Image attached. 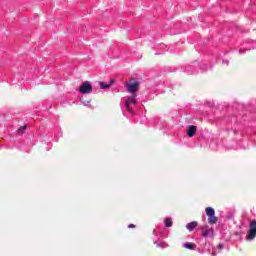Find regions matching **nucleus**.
Here are the masks:
<instances>
[{
	"instance_id": "f257e3e1",
	"label": "nucleus",
	"mask_w": 256,
	"mask_h": 256,
	"mask_svg": "<svg viewBox=\"0 0 256 256\" xmlns=\"http://www.w3.org/2000/svg\"><path fill=\"white\" fill-rule=\"evenodd\" d=\"M199 71H207V68H201L198 61H194L184 68V73L188 75H197Z\"/></svg>"
},
{
	"instance_id": "f03ea898",
	"label": "nucleus",
	"mask_w": 256,
	"mask_h": 256,
	"mask_svg": "<svg viewBox=\"0 0 256 256\" xmlns=\"http://www.w3.org/2000/svg\"><path fill=\"white\" fill-rule=\"evenodd\" d=\"M137 95L133 94L132 96L128 97L125 101V107L126 111L130 113V115H135V111L133 110V107L137 105Z\"/></svg>"
},
{
	"instance_id": "7ed1b4c3",
	"label": "nucleus",
	"mask_w": 256,
	"mask_h": 256,
	"mask_svg": "<svg viewBox=\"0 0 256 256\" xmlns=\"http://www.w3.org/2000/svg\"><path fill=\"white\" fill-rule=\"evenodd\" d=\"M205 212L208 217V223L210 225H215V223L218 221L217 217L215 216V209L213 207H207Z\"/></svg>"
},
{
	"instance_id": "20e7f679",
	"label": "nucleus",
	"mask_w": 256,
	"mask_h": 256,
	"mask_svg": "<svg viewBox=\"0 0 256 256\" xmlns=\"http://www.w3.org/2000/svg\"><path fill=\"white\" fill-rule=\"evenodd\" d=\"M200 229L201 231H203L202 237H204V239L213 238L215 235V231L213 230V228H209V225H207V223L201 226Z\"/></svg>"
},
{
	"instance_id": "39448f33",
	"label": "nucleus",
	"mask_w": 256,
	"mask_h": 256,
	"mask_svg": "<svg viewBox=\"0 0 256 256\" xmlns=\"http://www.w3.org/2000/svg\"><path fill=\"white\" fill-rule=\"evenodd\" d=\"M79 92L82 95H89V93L93 92V86L91 85V82L85 81L83 82L79 87Z\"/></svg>"
},
{
	"instance_id": "423d86ee",
	"label": "nucleus",
	"mask_w": 256,
	"mask_h": 256,
	"mask_svg": "<svg viewBox=\"0 0 256 256\" xmlns=\"http://www.w3.org/2000/svg\"><path fill=\"white\" fill-rule=\"evenodd\" d=\"M256 238V220H252L249 225L247 239L253 240Z\"/></svg>"
},
{
	"instance_id": "0eeeda50",
	"label": "nucleus",
	"mask_w": 256,
	"mask_h": 256,
	"mask_svg": "<svg viewBox=\"0 0 256 256\" xmlns=\"http://www.w3.org/2000/svg\"><path fill=\"white\" fill-rule=\"evenodd\" d=\"M126 87H127L128 93L133 94V93L139 91V83H137V82L128 83V84H126Z\"/></svg>"
},
{
	"instance_id": "6e6552de",
	"label": "nucleus",
	"mask_w": 256,
	"mask_h": 256,
	"mask_svg": "<svg viewBox=\"0 0 256 256\" xmlns=\"http://www.w3.org/2000/svg\"><path fill=\"white\" fill-rule=\"evenodd\" d=\"M195 133H197V126L190 125L187 129L188 137H195Z\"/></svg>"
},
{
	"instance_id": "1a4fd4ad",
	"label": "nucleus",
	"mask_w": 256,
	"mask_h": 256,
	"mask_svg": "<svg viewBox=\"0 0 256 256\" xmlns=\"http://www.w3.org/2000/svg\"><path fill=\"white\" fill-rule=\"evenodd\" d=\"M113 83H115L114 79H110L108 81V83H106V82H99L100 89H109V87H111V85H113Z\"/></svg>"
},
{
	"instance_id": "9d476101",
	"label": "nucleus",
	"mask_w": 256,
	"mask_h": 256,
	"mask_svg": "<svg viewBox=\"0 0 256 256\" xmlns=\"http://www.w3.org/2000/svg\"><path fill=\"white\" fill-rule=\"evenodd\" d=\"M182 247H184L185 249H189V251H195L197 249V246H195V244L191 242L183 243Z\"/></svg>"
},
{
	"instance_id": "9b49d317",
	"label": "nucleus",
	"mask_w": 256,
	"mask_h": 256,
	"mask_svg": "<svg viewBox=\"0 0 256 256\" xmlns=\"http://www.w3.org/2000/svg\"><path fill=\"white\" fill-rule=\"evenodd\" d=\"M199 223L197 221H192L186 225V229L189 231H193L196 227H198Z\"/></svg>"
},
{
	"instance_id": "f8f14e48",
	"label": "nucleus",
	"mask_w": 256,
	"mask_h": 256,
	"mask_svg": "<svg viewBox=\"0 0 256 256\" xmlns=\"http://www.w3.org/2000/svg\"><path fill=\"white\" fill-rule=\"evenodd\" d=\"M156 247H159V249H167L169 247V244H167L164 241L154 242Z\"/></svg>"
},
{
	"instance_id": "ddd939ff",
	"label": "nucleus",
	"mask_w": 256,
	"mask_h": 256,
	"mask_svg": "<svg viewBox=\"0 0 256 256\" xmlns=\"http://www.w3.org/2000/svg\"><path fill=\"white\" fill-rule=\"evenodd\" d=\"M164 225L165 227L169 228V227H173V219H171V217H167L164 220Z\"/></svg>"
},
{
	"instance_id": "4468645a",
	"label": "nucleus",
	"mask_w": 256,
	"mask_h": 256,
	"mask_svg": "<svg viewBox=\"0 0 256 256\" xmlns=\"http://www.w3.org/2000/svg\"><path fill=\"white\" fill-rule=\"evenodd\" d=\"M214 143H216L217 147H223V140L215 139Z\"/></svg>"
},
{
	"instance_id": "2eb2a0df",
	"label": "nucleus",
	"mask_w": 256,
	"mask_h": 256,
	"mask_svg": "<svg viewBox=\"0 0 256 256\" xmlns=\"http://www.w3.org/2000/svg\"><path fill=\"white\" fill-rule=\"evenodd\" d=\"M80 101H82L83 105H85L86 107H89V104L91 103L90 101H83V98L80 99Z\"/></svg>"
},
{
	"instance_id": "dca6fc26",
	"label": "nucleus",
	"mask_w": 256,
	"mask_h": 256,
	"mask_svg": "<svg viewBox=\"0 0 256 256\" xmlns=\"http://www.w3.org/2000/svg\"><path fill=\"white\" fill-rule=\"evenodd\" d=\"M223 247H224L223 244H219V245L216 247V251H221V250H223Z\"/></svg>"
},
{
	"instance_id": "f3484780",
	"label": "nucleus",
	"mask_w": 256,
	"mask_h": 256,
	"mask_svg": "<svg viewBox=\"0 0 256 256\" xmlns=\"http://www.w3.org/2000/svg\"><path fill=\"white\" fill-rule=\"evenodd\" d=\"M27 129V126H22L18 129V132L21 133Z\"/></svg>"
},
{
	"instance_id": "a211bd4d",
	"label": "nucleus",
	"mask_w": 256,
	"mask_h": 256,
	"mask_svg": "<svg viewBox=\"0 0 256 256\" xmlns=\"http://www.w3.org/2000/svg\"><path fill=\"white\" fill-rule=\"evenodd\" d=\"M128 229H135V224L128 225Z\"/></svg>"
},
{
	"instance_id": "6ab92c4d",
	"label": "nucleus",
	"mask_w": 256,
	"mask_h": 256,
	"mask_svg": "<svg viewBox=\"0 0 256 256\" xmlns=\"http://www.w3.org/2000/svg\"><path fill=\"white\" fill-rule=\"evenodd\" d=\"M203 221L204 223L207 221V218L205 216H203Z\"/></svg>"
},
{
	"instance_id": "aec40b11",
	"label": "nucleus",
	"mask_w": 256,
	"mask_h": 256,
	"mask_svg": "<svg viewBox=\"0 0 256 256\" xmlns=\"http://www.w3.org/2000/svg\"><path fill=\"white\" fill-rule=\"evenodd\" d=\"M212 255L215 256V252H213Z\"/></svg>"
},
{
	"instance_id": "412c9836",
	"label": "nucleus",
	"mask_w": 256,
	"mask_h": 256,
	"mask_svg": "<svg viewBox=\"0 0 256 256\" xmlns=\"http://www.w3.org/2000/svg\"><path fill=\"white\" fill-rule=\"evenodd\" d=\"M199 253H203V252L199 251Z\"/></svg>"
},
{
	"instance_id": "4be33fe9",
	"label": "nucleus",
	"mask_w": 256,
	"mask_h": 256,
	"mask_svg": "<svg viewBox=\"0 0 256 256\" xmlns=\"http://www.w3.org/2000/svg\"><path fill=\"white\" fill-rule=\"evenodd\" d=\"M199 253H203V252L199 251Z\"/></svg>"
}]
</instances>
